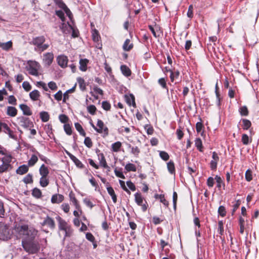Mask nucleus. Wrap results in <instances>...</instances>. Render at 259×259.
Instances as JSON below:
<instances>
[{
  "instance_id": "obj_59",
  "label": "nucleus",
  "mask_w": 259,
  "mask_h": 259,
  "mask_svg": "<svg viewBox=\"0 0 259 259\" xmlns=\"http://www.w3.org/2000/svg\"><path fill=\"white\" fill-rule=\"evenodd\" d=\"M102 108L106 111L110 110L111 105L108 101H103L102 103Z\"/></svg>"
},
{
  "instance_id": "obj_55",
  "label": "nucleus",
  "mask_w": 259,
  "mask_h": 259,
  "mask_svg": "<svg viewBox=\"0 0 259 259\" xmlns=\"http://www.w3.org/2000/svg\"><path fill=\"white\" fill-rule=\"evenodd\" d=\"M84 144L89 148H91L93 146V142L90 137L85 138Z\"/></svg>"
},
{
  "instance_id": "obj_56",
  "label": "nucleus",
  "mask_w": 259,
  "mask_h": 259,
  "mask_svg": "<svg viewBox=\"0 0 259 259\" xmlns=\"http://www.w3.org/2000/svg\"><path fill=\"white\" fill-rule=\"evenodd\" d=\"M193 6L192 5H190L189 6L187 16L188 18L192 19L193 17Z\"/></svg>"
},
{
  "instance_id": "obj_51",
  "label": "nucleus",
  "mask_w": 259,
  "mask_h": 259,
  "mask_svg": "<svg viewBox=\"0 0 259 259\" xmlns=\"http://www.w3.org/2000/svg\"><path fill=\"white\" fill-rule=\"evenodd\" d=\"M33 197L40 198L42 197L41 191L37 188H33Z\"/></svg>"
},
{
  "instance_id": "obj_44",
  "label": "nucleus",
  "mask_w": 259,
  "mask_h": 259,
  "mask_svg": "<svg viewBox=\"0 0 259 259\" xmlns=\"http://www.w3.org/2000/svg\"><path fill=\"white\" fill-rule=\"evenodd\" d=\"M180 74V71L178 70L172 71L170 75V81L174 82L175 79L179 77Z\"/></svg>"
},
{
  "instance_id": "obj_18",
  "label": "nucleus",
  "mask_w": 259,
  "mask_h": 259,
  "mask_svg": "<svg viewBox=\"0 0 259 259\" xmlns=\"http://www.w3.org/2000/svg\"><path fill=\"white\" fill-rule=\"evenodd\" d=\"M20 125L25 128H28L31 124V122L29 118L26 117H21L19 118Z\"/></svg>"
},
{
  "instance_id": "obj_47",
  "label": "nucleus",
  "mask_w": 259,
  "mask_h": 259,
  "mask_svg": "<svg viewBox=\"0 0 259 259\" xmlns=\"http://www.w3.org/2000/svg\"><path fill=\"white\" fill-rule=\"evenodd\" d=\"M144 128L146 131L147 134L149 135H151L154 133V130L151 124H146L144 126Z\"/></svg>"
},
{
  "instance_id": "obj_61",
  "label": "nucleus",
  "mask_w": 259,
  "mask_h": 259,
  "mask_svg": "<svg viewBox=\"0 0 259 259\" xmlns=\"http://www.w3.org/2000/svg\"><path fill=\"white\" fill-rule=\"evenodd\" d=\"M245 179L248 182H250L252 179V172L250 169L247 170L245 172Z\"/></svg>"
},
{
  "instance_id": "obj_4",
  "label": "nucleus",
  "mask_w": 259,
  "mask_h": 259,
  "mask_svg": "<svg viewBox=\"0 0 259 259\" xmlns=\"http://www.w3.org/2000/svg\"><path fill=\"white\" fill-rule=\"evenodd\" d=\"M12 160L11 156L7 155L0 159V173L6 172L11 167L10 162Z\"/></svg>"
},
{
  "instance_id": "obj_17",
  "label": "nucleus",
  "mask_w": 259,
  "mask_h": 259,
  "mask_svg": "<svg viewBox=\"0 0 259 259\" xmlns=\"http://www.w3.org/2000/svg\"><path fill=\"white\" fill-rule=\"evenodd\" d=\"M54 59V55L52 53H47L44 56L43 61L48 65H50Z\"/></svg>"
},
{
  "instance_id": "obj_38",
  "label": "nucleus",
  "mask_w": 259,
  "mask_h": 259,
  "mask_svg": "<svg viewBox=\"0 0 259 259\" xmlns=\"http://www.w3.org/2000/svg\"><path fill=\"white\" fill-rule=\"evenodd\" d=\"M60 28L63 33L67 34L69 32L68 28L72 29V27L71 25L69 24L68 23L65 24L64 23H63L61 26H60Z\"/></svg>"
},
{
  "instance_id": "obj_26",
  "label": "nucleus",
  "mask_w": 259,
  "mask_h": 259,
  "mask_svg": "<svg viewBox=\"0 0 259 259\" xmlns=\"http://www.w3.org/2000/svg\"><path fill=\"white\" fill-rule=\"evenodd\" d=\"M241 121L242 122V127L244 130H248L251 126V121L245 118H243L241 119Z\"/></svg>"
},
{
  "instance_id": "obj_20",
  "label": "nucleus",
  "mask_w": 259,
  "mask_h": 259,
  "mask_svg": "<svg viewBox=\"0 0 259 259\" xmlns=\"http://www.w3.org/2000/svg\"><path fill=\"white\" fill-rule=\"evenodd\" d=\"M22 245L24 249L29 252H32V244L30 241H28L27 240L22 241Z\"/></svg>"
},
{
  "instance_id": "obj_54",
  "label": "nucleus",
  "mask_w": 259,
  "mask_h": 259,
  "mask_svg": "<svg viewBox=\"0 0 259 259\" xmlns=\"http://www.w3.org/2000/svg\"><path fill=\"white\" fill-rule=\"evenodd\" d=\"M64 130L68 135H71L72 134V128L69 124H65L64 125Z\"/></svg>"
},
{
  "instance_id": "obj_49",
  "label": "nucleus",
  "mask_w": 259,
  "mask_h": 259,
  "mask_svg": "<svg viewBox=\"0 0 259 259\" xmlns=\"http://www.w3.org/2000/svg\"><path fill=\"white\" fill-rule=\"evenodd\" d=\"M87 110L91 115H95L97 111L96 106L94 105H90L87 107Z\"/></svg>"
},
{
  "instance_id": "obj_28",
  "label": "nucleus",
  "mask_w": 259,
  "mask_h": 259,
  "mask_svg": "<svg viewBox=\"0 0 259 259\" xmlns=\"http://www.w3.org/2000/svg\"><path fill=\"white\" fill-rule=\"evenodd\" d=\"M79 88L81 91H85L87 89L86 83L84 79L80 77L77 78Z\"/></svg>"
},
{
  "instance_id": "obj_2",
  "label": "nucleus",
  "mask_w": 259,
  "mask_h": 259,
  "mask_svg": "<svg viewBox=\"0 0 259 259\" xmlns=\"http://www.w3.org/2000/svg\"><path fill=\"white\" fill-rule=\"evenodd\" d=\"M14 231L19 237L25 238L29 235L30 231L28 230V225L23 223H17L14 227Z\"/></svg>"
},
{
  "instance_id": "obj_16",
  "label": "nucleus",
  "mask_w": 259,
  "mask_h": 259,
  "mask_svg": "<svg viewBox=\"0 0 259 259\" xmlns=\"http://www.w3.org/2000/svg\"><path fill=\"white\" fill-rule=\"evenodd\" d=\"M64 199L63 195L60 194H54L51 198V202L52 203H60Z\"/></svg>"
},
{
  "instance_id": "obj_1",
  "label": "nucleus",
  "mask_w": 259,
  "mask_h": 259,
  "mask_svg": "<svg viewBox=\"0 0 259 259\" xmlns=\"http://www.w3.org/2000/svg\"><path fill=\"white\" fill-rule=\"evenodd\" d=\"M56 218L58 222L59 230L63 231L65 233L64 238L65 239L67 237H70L72 235L73 232V230L71 226L61 217L57 216Z\"/></svg>"
},
{
  "instance_id": "obj_50",
  "label": "nucleus",
  "mask_w": 259,
  "mask_h": 259,
  "mask_svg": "<svg viewBox=\"0 0 259 259\" xmlns=\"http://www.w3.org/2000/svg\"><path fill=\"white\" fill-rule=\"evenodd\" d=\"M241 141L245 145H248L251 142V140L249 141V137L247 135L244 134L242 136Z\"/></svg>"
},
{
  "instance_id": "obj_12",
  "label": "nucleus",
  "mask_w": 259,
  "mask_h": 259,
  "mask_svg": "<svg viewBox=\"0 0 259 259\" xmlns=\"http://www.w3.org/2000/svg\"><path fill=\"white\" fill-rule=\"evenodd\" d=\"M100 165L104 168L107 169L108 171L110 170V167L108 165L105 157L103 153L98 154Z\"/></svg>"
},
{
  "instance_id": "obj_14",
  "label": "nucleus",
  "mask_w": 259,
  "mask_h": 259,
  "mask_svg": "<svg viewBox=\"0 0 259 259\" xmlns=\"http://www.w3.org/2000/svg\"><path fill=\"white\" fill-rule=\"evenodd\" d=\"M124 100L129 106H133L136 107L135 96L133 94L125 95L124 96Z\"/></svg>"
},
{
  "instance_id": "obj_11",
  "label": "nucleus",
  "mask_w": 259,
  "mask_h": 259,
  "mask_svg": "<svg viewBox=\"0 0 259 259\" xmlns=\"http://www.w3.org/2000/svg\"><path fill=\"white\" fill-rule=\"evenodd\" d=\"M42 226H47L51 229H54L56 227L54 220L51 217L47 216L41 223Z\"/></svg>"
},
{
  "instance_id": "obj_46",
  "label": "nucleus",
  "mask_w": 259,
  "mask_h": 259,
  "mask_svg": "<svg viewBox=\"0 0 259 259\" xmlns=\"http://www.w3.org/2000/svg\"><path fill=\"white\" fill-rule=\"evenodd\" d=\"M39 183L41 186L45 187L48 185L49 181L47 177H41L40 179Z\"/></svg>"
},
{
  "instance_id": "obj_6",
  "label": "nucleus",
  "mask_w": 259,
  "mask_h": 259,
  "mask_svg": "<svg viewBox=\"0 0 259 259\" xmlns=\"http://www.w3.org/2000/svg\"><path fill=\"white\" fill-rule=\"evenodd\" d=\"M47 240L46 239H40L39 241H33V253L37 252L40 249L42 250L46 247Z\"/></svg>"
},
{
  "instance_id": "obj_36",
  "label": "nucleus",
  "mask_w": 259,
  "mask_h": 259,
  "mask_svg": "<svg viewBox=\"0 0 259 259\" xmlns=\"http://www.w3.org/2000/svg\"><path fill=\"white\" fill-rule=\"evenodd\" d=\"M28 170V166L26 165H23L18 167L16 170V172L19 175H23L27 172Z\"/></svg>"
},
{
  "instance_id": "obj_39",
  "label": "nucleus",
  "mask_w": 259,
  "mask_h": 259,
  "mask_svg": "<svg viewBox=\"0 0 259 259\" xmlns=\"http://www.w3.org/2000/svg\"><path fill=\"white\" fill-rule=\"evenodd\" d=\"M75 127L76 130L79 133L80 135L83 137H85L86 133L83 130L81 124L78 122L75 123Z\"/></svg>"
},
{
  "instance_id": "obj_32",
  "label": "nucleus",
  "mask_w": 259,
  "mask_h": 259,
  "mask_svg": "<svg viewBox=\"0 0 259 259\" xmlns=\"http://www.w3.org/2000/svg\"><path fill=\"white\" fill-rule=\"evenodd\" d=\"M7 113L8 115L14 117L17 115V110L16 108L12 106H9L7 108Z\"/></svg>"
},
{
  "instance_id": "obj_9",
  "label": "nucleus",
  "mask_w": 259,
  "mask_h": 259,
  "mask_svg": "<svg viewBox=\"0 0 259 259\" xmlns=\"http://www.w3.org/2000/svg\"><path fill=\"white\" fill-rule=\"evenodd\" d=\"M212 159L210 162V167L211 170H215L217 168L218 162L220 159L218 154L216 152H212Z\"/></svg>"
},
{
  "instance_id": "obj_37",
  "label": "nucleus",
  "mask_w": 259,
  "mask_h": 259,
  "mask_svg": "<svg viewBox=\"0 0 259 259\" xmlns=\"http://www.w3.org/2000/svg\"><path fill=\"white\" fill-rule=\"evenodd\" d=\"M239 112L242 116H247L249 114V111L246 106H242L239 109Z\"/></svg>"
},
{
  "instance_id": "obj_42",
  "label": "nucleus",
  "mask_w": 259,
  "mask_h": 259,
  "mask_svg": "<svg viewBox=\"0 0 259 259\" xmlns=\"http://www.w3.org/2000/svg\"><path fill=\"white\" fill-rule=\"evenodd\" d=\"M92 38L94 41L95 42H98L99 41V39L101 38L100 34L98 32V31L95 29L92 31Z\"/></svg>"
},
{
  "instance_id": "obj_31",
  "label": "nucleus",
  "mask_w": 259,
  "mask_h": 259,
  "mask_svg": "<svg viewBox=\"0 0 259 259\" xmlns=\"http://www.w3.org/2000/svg\"><path fill=\"white\" fill-rule=\"evenodd\" d=\"M148 28L155 37L157 38L159 36V34H157L156 33V32H158V30L160 29V27L158 25L155 24L154 27L152 26V25H149Z\"/></svg>"
},
{
  "instance_id": "obj_40",
  "label": "nucleus",
  "mask_w": 259,
  "mask_h": 259,
  "mask_svg": "<svg viewBox=\"0 0 259 259\" xmlns=\"http://www.w3.org/2000/svg\"><path fill=\"white\" fill-rule=\"evenodd\" d=\"M167 167L169 173L171 174H175V166L172 161L170 160L167 163Z\"/></svg>"
},
{
  "instance_id": "obj_3",
  "label": "nucleus",
  "mask_w": 259,
  "mask_h": 259,
  "mask_svg": "<svg viewBox=\"0 0 259 259\" xmlns=\"http://www.w3.org/2000/svg\"><path fill=\"white\" fill-rule=\"evenodd\" d=\"M45 41V38L42 36L35 38L33 40V45H35V51L40 53L47 50L49 47V45L44 44Z\"/></svg>"
},
{
  "instance_id": "obj_25",
  "label": "nucleus",
  "mask_w": 259,
  "mask_h": 259,
  "mask_svg": "<svg viewBox=\"0 0 259 259\" xmlns=\"http://www.w3.org/2000/svg\"><path fill=\"white\" fill-rule=\"evenodd\" d=\"M107 190L108 194L111 196L112 199L114 203L117 202V196L115 193L114 190L111 186L107 187Z\"/></svg>"
},
{
  "instance_id": "obj_35",
  "label": "nucleus",
  "mask_w": 259,
  "mask_h": 259,
  "mask_svg": "<svg viewBox=\"0 0 259 259\" xmlns=\"http://www.w3.org/2000/svg\"><path fill=\"white\" fill-rule=\"evenodd\" d=\"M121 146L122 144L119 141L113 143L111 145L112 151L114 152H118L120 150Z\"/></svg>"
},
{
  "instance_id": "obj_57",
  "label": "nucleus",
  "mask_w": 259,
  "mask_h": 259,
  "mask_svg": "<svg viewBox=\"0 0 259 259\" xmlns=\"http://www.w3.org/2000/svg\"><path fill=\"white\" fill-rule=\"evenodd\" d=\"M241 204V201L240 200H237L233 206V209L232 211V215H233L236 211V210L239 208V206Z\"/></svg>"
},
{
  "instance_id": "obj_21",
  "label": "nucleus",
  "mask_w": 259,
  "mask_h": 259,
  "mask_svg": "<svg viewBox=\"0 0 259 259\" xmlns=\"http://www.w3.org/2000/svg\"><path fill=\"white\" fill-rule=\"evenodd\" d=\"M134 44L131 42L130 39H126L123 43L122 49L125 51H130L133 49Z\"/></svg>"
},
{
  "instance_id": "obj_8",
  "label": "nucleus",
  "mask_w": 259,
  "mask_h": 259,
  "mask_svg": "<svg viewBox=\"0 0 259 259\" xmlns=\"http://www.w3.org/2000/svg\"><path fill=\"white\" fill-rule=\"evenodd\" d=\"M10 238V233L8 227L0 223V239L6 240Z\"/></svg>"
},
{
  "instance_id": "obj_7",
  "label": "nucleus",
  "mask_w": 259,
  "mask_h": 259,
  "mask_svg": "<svg viewBox=\"0 0 259 259\" xmlns=\"http://www.w3.org/2000/svg\"><path fill=\"white\" fill-rule=\"evenodd\" d=\"M97 128H95V131L99 133H103L104 136H107L109 135L108 128L104 125L103 121L101 119H98L97 123Z\"/></svg>"
},
{
  "instance_id": "obj_64",
  "label": "nucleus",
  "mask_w": 259,
  "mask_h": 259,
  "mask_svg": "<svg viewBox=\"0 0 259 259\" xmlns=\"http://www.w3.org/2000/svg\"><path fill=\"white\" fill-rule=\"evenodd\" d=\"M48 87L49 88L53 90V91H56L58 89V87L54 81H50L48 83Z\"/></svg>"
},
{
  "instance_id": "obj_41",
  "label": "nucleus",
  "mask_w": 259,
  "mask_h": 259,
  "mask_svg": "<svg viewBox=\"0 0 259 259\" xmlns=\"http://www.w3.org/2000/svg\"><path fill=\"white\" fill-rule=\"evenodd\" d=\"M20 108L23 111L24 114L27 115H30L31 114V112L30 108L26 105L21 104Z\"/></svg>"
},
{
  "instance_id": "obj_60",
  "label": "nucleus",
  "mask_w": 259,
  "mask_h": 259,
  "mask_svg": "<svg viewBox=\"0 0 259 259\" xmlns=\"http://www.w3.org/2000/svg\"><path fill=\"white\" fill-rule=\"evenodd\" d=\"M131 152L135 156H136V157H138L139 153H140V149L137 146L132 147Z\"/></svg>"
},
{
  "instance_id": "obj_22",
  "label": "nucleus",
  "mask_w": 259,
  "mask_h": 259,
  "mask_svg": "<svg viewBox=\"0 0 259 259\" xmlns=\"http://www.w3.org/2000/svg\"><path fill=\"white\" fill-rule=\"evenodd\" d=\"M89 60L87 59H81L79 60V69L82 71H85L87 70V65Z\"/></svg>"
},
{
  "instance_id": "obj_53",
  "label": "nucleus",
  "mask_w": 259,
  "mask_h": 259,
  "mask_svg": "<svg viewBox=\"0 0 259 259\" xmlns=\"http://www.w3.org/2000/svg\"><path fill=\"white\" fill-rule=\"evenodd\" d=\"M59 119L61 122H62L63 123H65V124H66V123L69 120L68 117L67 115H66L65 114H60L59 116Z\"/></svg>"
},
{
  "instance_id": "obj_58",
  "label": "nucleus",
  "mask_w": 259,
  "mask_h": 259,
  "mask_svg": "<svg viewBox=\"0 0 259 259\" xmlns=\"http://www.w3.org/2000/svg\"><path fill=\"white\" fill-rule=\"evenodd\" d=\"M218 213L222 217L226 215V208L224 206H220L218 208Z\"/></svg>"
},
{
  "instance_id": "obj_34",
  "label": "nucleus",
  "mask_w": 259,
  "mask_h": 259,
  "mask_svg": "<svg viewBox=\"0 0 259 259\" xmlns=\"http://www.w3.org/2000/svg\"><path fill=\"white\" fill-rule=\"evenodd\" d=\"M12 47V42L9 41L7 42H2L0 41V48L5 51L9 50Z\"/></svg>"
},
{
  "instance_id": "obj_19",
  "label": "nucleus",
  "mask_w": 259,
  "mask_h": 259,
  "mask_svg": "<svg viewBox=\"0 0 259 259\" xmlns=\"http://www.w3.org/2000/svg\"><path fill=\"white\" fill-rule=\"evenodd\" d=\"M68 155L70 157V159L74 162L75 164L77 167L80 168H83L84 167V165L82 163V162L75 156L73 155L70 153H68Z\"/></svg>"
},
{
  "instance_id": "obj_24",
  "label": "nucleus",
  "mask_w": 259,
  "mask_h": 259,
  "mask_svg": "<svg viewBox=\"0 0 259 259\" xmlns=\"http://www.w3.org/2000/svg\"><path fill=\"white\" fill-rule=\"evenodd\" d=\"M214 179L216 180L217 187L220 189L222 187L224 190L225 189V184L222 179L219 176H215Z\"/></svg>"
},
{
  "instance_id": "obj_43",
  "label": "nucleus",
  "mask_w": 259,
  "mask_h": 259,
  "mask_svg": "<svg viewBox=\"0 0 259 259\" xmlns=\"http://www.w3.org/2000/svg\"><path fill=\"white\" fill-rule=\"evenodd\" d=\"M244 219L242 217H240L239 220V224L240 227L239 232L241 234H243L244 232Z\"/></svg>"
},
{
  "instance_id": "obj_27",
  "label": "nucleus",
  "mask_w": 259,
  "mask_h": 259,
  "mask_svg": "<svg viewBox=\"0 0 259 259\" xmlns=\"http://www.w3.org/2000/svg\"><path fill=\"white\" fill-rule=\"evenodd\" d=\"M155 198L156 199H159L160 201L163 204V205L165 207H168L169 205V202L167 201L164 197V195L163 194H156L155 195Z\"/></svg>"
},
{
  "instance_id": "obj_15",
  "label": "nucleus",
  "mask_w": 259,
  "mask_h": 259,
  "mask_svg": "<svg viewBox=\"0 0 259 259\" xmlns=\"http://www.w3.org/2000/svg\"><path fill=\"white\" fill-rule=\"evenodd\" d=\"M42 72L40 65L38 62L33 61V76H38L42 74Z\"/></svg>"
},
{
  "instance_id": "obj_13",
  "label": "nucleus",
  "mask_w": 259,
  "mask_h": 259,
  "mask_svg": "<svg viewBox=\"0 0 259 259\" xmlns=\"http://www.w3.org/2000/svg\"><path fill=\"white\" fill-rule=\"evenodd\" d=\"M68 61V58L65 55H60L57 57L58 64L62 68H64L67 67Z\"/></svg>"
},
{
  "instance_id": "obj_52",
  "label": "nucleus",
  "mask_w": 259,
  "mask_h": 259,
  "mask_svg": "<svg viewBox=\"0 0 259 259\" xmlns=\"http://www.w3.org/2000/svg\"><path fill=\"white\" fill-rule=\"evenodd\" d=\"M218 232L221 235L224 234V224L222 221H219L218 222Z\"/></svg>"
},
{
  "instance_id": "obj_10",
  "label": "nucleus",
  "mask_w": 259,
  "mask_h": 259,
  "mask_svg": "<svg viewBox=\"0 0 259 259\" xmlns=\"http://www.w3.org/2000/svg\"><path fill=\"white\" fill-rule=\"evenodd\" d=\"M69 196L70 201H71L73 205H74L76 209L78 210V211H80V213H82V211L81 210V206L78 200L76 198L75 194L73 193V192L71 191V192H70Z\"/></svg>"
},
{
  "instance_id": "obj_63",
  "label": "nucleus",
  "mask_w": 259,
  "mask_h": 259,
  "mask_svg": "<svg viewBox=\"0 0 259 259\" xmlns=\"http://www.w3.org/2000/svg\"><path fill=\"white\" fill-rule=\"evenodd\" d=\"M56 15L59 17L62 21H64L65 18L63 12L61 10H58L56 11Z\"/></svg>"
},
{
  "instance_id": "obj_62",
  "label": "nucleus",
  "mask_w": 259,
  "mask_h": 259,
  "mask_svg": "<svg viewBox=\"0 0 259 259\" xmlns=\"http://www.w3.org/2000/svg\"><path fill=\"white\" fill-rule=\"evenodd\" d=\"M159 84L165 89H167V87L166 85V81L164 78H160L158 79V81Z\"/></svg>"
},
{
  "instance_id": "obj_30",
  "label": "nucleus",
  "mask_w": 259,
  "mask_h": 259,
  "mask_svg": "<svg viewBox=\"0 0 259 259\" xmlns=\"http://www.w3.org/2000/svg\"><path fill=\"white\" fill-rule=\"evenodd\" d=\"M39 116L42 122H47L50 119V115L48 112L41 111L39 113Z\"/></svg>"
},
{
  "instance_id": "obj_23",
  "label": "nucleus",
  "mask_w": 259,
  "mask_h": 259,
  "mask_svg": "<svg viewBox=\"0 0 259 259\" xmlns=\"http://www.w3.org/2000/svg\"><path fill=\"white\" fill-rule=\"evenodd\" d=\"M120 70L122 73L125 76L128 77L131 75L132 71L131 69L125 65H122L120 66Z\"/></svg>"
},
{
  "instance_id": "obj_5",
  "label": "nucleus",
  "mask_w": 259,
  "mask_h": 259,
  "mask_svg": "<svg viewBox=\"0 0 259 259\" xmlns=\"http://www.w3.org/2000/svg\"><path fill=\"white\" fill-rule=\"evenodd\" d=\"M134 195L136 203L138 205L141 206L143 211H146L148 208V204L146 200L144 199L141 193L137 192Z\"/></svg>"
},
{
  "instance_id": "obj_29",
  "label": "nucleus",
  "mask_w": 259,
  "mask_h": 259,
  "mask_svg": "<svg viewBox=\"0 0 259 259\" xmlns=\"http://www.w3.org/2000/svg\"><path fill=\"white\" fill-rule=\"evenodd\" d=\"M39 173L41 177H47L49 171L48 167L44 164H42L39 168Z\"/></svg>"
},
{
  "instance_id": "obj_33",
  "label": "nucleus",
  "mask_w": 259,
  "mask_h": 259,
  "mask_svg": "<svg viewBox=\"0 0 259 259\" xmlns=\"http://www.w3.org/2000/svg\"><path fill=\"white\" fill-rule=\"evenodd\" d=\"M195 145L197 149L200 151L202 152L203 151V147L201 139L200 138H196L195 140Z\"/></svg>"
},
{
  "instance_id": "obj_48",
  "label": "nucleus",
  "mask_w": 259,
  "mask_h": 259,
  "mask_svg": "<svg viewBox=\"0 0 259 259\" xmlns=\"http://www.w3.org/2000/svg\"><path fill=\"white\" fill-rule=\"evenodd\" d=\"M159 156L160 158L164 161H167L169 158V156L168 154L166 152L164 151H159Z\"/></svg>"
},
{
  "instance_id": "obj_45",
  "label": "nucleus",
  "mask_w": 259,
  "mask_h": 259,
  "mask_svg": "<svg viewBox=\"0 0 259 259\" xmlns=\"http://www.w3.org/2000/svg\"><path fill=\"white\" fill-rule=\"evenodd\" d=\"M125 169L127 171H136L137 170L135 165L131 163L126 164V165L125 166Z\"/></svg>"
}]
</instances>
